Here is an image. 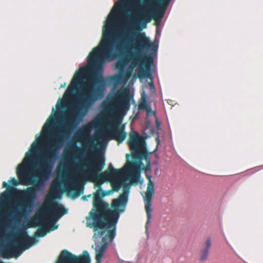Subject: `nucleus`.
<instances>
[{"mask_svg":"<svg viewBox=\"0 0 263 263\" xmlns=\"http://www.w3.org/2000/svg\"><path fill=\"white\" fill-rule=\"evenodd\" d=\"M158 1V4L156 8L152 12L149 11L148 9L149 7L147 5L140 9L138 18L140 21L142 28H145L147 26V23L150 22L152 19L159 20L163 17L166 9L171 0Z\"/></svg>","mask_w":263,"mask_h":263,"instance_id":"7","label":"nucleus"},{"mask_svg":"<svg viewBox=\"0 0 263 263\" xmlns=\"http://www.w3.org/2000/svg\"><path fill=\"white\" fill-rule=\"evenodd\" d=\"M63 106H64V102L61 103L60 106L58 104H57L56 107H57V109L59 110V109H60L61 108H63Z\"/></svg>","mask_w":263,"mask_h":263,"instance_id":"23","label":"nucleus"},{"mask_svg":"<svg viewBox=\"0 0 263 263\" xmlns=\"http://www.w3.org/2000/svg\"><path fill=\"white\" fill-rule=\"evenodd\" d=\"M101 261H98V260H96V263H101Z\"/></svg>","mask_w":263,"mask_h":263,"instance_id":"27","label":"nucleus"},{"mask_svg":"<svg viewBox=\"0 0 263 263\" xmlns=\"http://www.w3.org/2000/svg\"><path fill=\"white\" fill-rule=\"evenodd\" d=\"M130 95L129 90L126 88L118 89L115 94L108 101V106L115 112L112 118V124L109 131L111 139L116 140L120 144L123 142L126 137V133L124 128H119L122 119L120 114L127 111L130 107Z\"/></svg>","mask_w":263,"mask_h":263,"instance_id":"6","label":"nucleus"},{"mask_svg":"<svg viewBox=\"0 0 263 263\" xmlns=\"http://www.w3.org/2000/svg\"><path fill=\"white\" fill-rule=\"evenodd\" d=\"M70 182H71V183H73V181H72V180H70Z\"/></svg>","mask_w":263,"mask_h":263,"instance_id":"32","label":"nucleus"},{"mask_svg":"<svg viewBox=\"0 0 263 263\" xmlns=\"http://www.w3.org/2000/svg\"><path fill=\"white\" fill-rule=\"evenodd\" d=\"M103 245L101 246V247L99 250L102 251L103 252H104L107 247L108 243L106 241H105L104 242H103Z\"/></svg>","mask_w":263,"mask_h":263,"instance_id":"20","label":"nucleus"},{"mask_svg":"<svg viewBox=\"0 0 263 263\" xmlns=\"http://www.w3.org/2000/svg\"><path fill=\"white\" fill-rule=\"evenodd\" d=\"M149 87H150L151 89L152 90V91H155V88L154 84L152 81L151 83H149Z\"/></svg>","mask_w":263,"mask_h":263,"instance_id":"22","label":"nucleus"},{"mask_svg":"<svg viewBox=\"0 0 263 263\" xmlns=\"http://www.w3.org/2000/svg\"><path fill=\"white\" fill-rule=\"evenodd\" d=\"M10 197V193L8 189L2 193L0 195V206L6 205Z\"/></svg>","mask_w":263,"mask_h":263,"instance_id":"13","label":"nucleus"},{"mask_svg":"<svg viewBox=\"0 0 263 263\" xmlns=\"http://www.w3.org/2000/svg\"><path fill=\"white\" fill-rule=\"evenodd\" d=\"M89 136V129L87 127H84L80 131V137L86 138Z\"/></svg>","mask_w":263,"mask_h":263,"instance_id":"17","label":"nucleus"},{"mask_svg":"<svg viewBox=\"0 0 263 263\" xmlns=\"http://www.w3.org/2000/svg\"><path fill=\"white\" fill-rule=\"evenodd\" d=\"M74 147L77 149L78 150V151H81V149L78 147H76L75 145H74Z\"/></svg>","mask_w":263,"mask_h":263,"instance_id":"25","label":"nucleus"},{"mask_svg":"<svg viewBox=\"0 0 263 263\" xmlns=\"http://www.w3.org/2000/svg\"><path fill=\"white\" fill-rule=\"evenodd\" d=\"M128 143L133 156L136 157L140 155L144 142L138 133L130 135Z\"/></svg>","mask_w":263,"mask_h":263,"instance_id":"11","label":"nucleus"},{"mask_svg":"<svg viewBox=\"0 0 263 263\" xmlns=\"http://www.w3.org/2000/svg\"><path fill=\"white\" fill-rule=\"evenodd\" d=\"M129 156V155L128 154H127L126 155V158H128V157Z\"/></svg>","mask_w":263,"mask_h":263,"instance_id":"28","label":"nucleus"},{"mask_svg":"<svg viewBox=\"0 0 263 263\" xmlns=\"http://www.w3.org/2000/svg\"><path fill=\"white\" fill-rule=\"evenodd\" d=\"M91 161L90 164L86 166L87 169H82L79 171L80 176L83 179L92 180L95 187L99 190L93 194V205L95 195H98L101 200L102 198L109 195V193L101 189L102 184L105 181H110L115 177L121 175L122 170L114 168L109 163L108 169L102 173H99L104 167L105 159L103 156L99 154H91Z\"/></svg>","mask_w":263,"mask_h":263,"instance_id":"5","label":"nucleus"},{"mask_svg":"<svg viewBox=\"0 0 263 263\" xmlns=\"http://www.w3.org/2000/svg\"><path fill=\"white\" fill-rule=\"evenodd\" d=\"M212 243L210 238H208L204 243V247L200 251V260L201 261H204L208 259L209 256V253L210 249L211 247Z\"/></svg>","mask_w":263,"mask_h":263,"instance_id":"12","label":"nucleus"},{"mask_svg":"<svg viewBox=\"0 0 263 263\" xmlns=\"http://www.w3.org/2000/svg\"><path fill=\"white\" fill-rule=\"evenodd\" d=\"M127 202V195L125 193L121 194L117 199L112 201L111 207L108 208L107 203L101 200L98 195H95L94 200L95 210L89 212V215L92 220L88 223L87 226L93 228L95 233L93 238L98 239L103 236L106 229L110 228L107 234L102 238V242L107 240L112 241L116 235V225L120 217V213H123Z\"/></svg>","mask_w":263,"mask_h":263,"instance_id":"4","label":"nucleus"},{"mask_svg":"<svg viewBox=\"0 0 263 263\" xmlns=\"http://www.w3.org/2000/svg\"><path fill=\"white\" fill-rule=\"evenodd\" d=\"M47 234L46 229L41 227L35 232L34 236L37 237H43Z\"/></svg>","mask_w":263,"mask_h":263,"instance_id":"15","label":"nucleus"},{"mask_svg":"<svg viewBox=\"0 0 263 263\" xmlns=\"http://www.w3.org/2000/svg\"><path fill=\"white\" fill-rule=\"evenodd\" d=\"M144 98H146V96L143 93V94H142V98L144 99Z\"/></svg>","mask_w":263,"mask_h":263,"instance_id":"26","label":"nucleus"},{"mask_svg":"<svg viewBox=\"0 0 263 263\" xmlns=\"http://www.w3.org/2000/svg\"><path fill=\"white\" fill-rule=\"evenodd\" d=\"M109 83H118L121 80V77L119 75L111 76L107 78Z\"/></svg>","mask_w":263,"mask_h":263,"instance_id":"16","label":"nucleus"},{"mask_svg":"<svg viewBox=\"0 0 263 263\" xmlns=\"http://www.w3.org/2000/svg\"><path fill=\"white\" fill-rule=\"evenodd\" d=\"M133 67H129L128 68V71L126 73V78L127 79V78H129L132 74V72L133 71Z\"/></svg>","mask_w":263,"mask_h":263,"instance_id":"21","label":"nucleus"},{"mask_svg":"<svg viewBox=\"0 0 263 263\" xmlns=\"http://www.w3.org/2000/svg\"><path fill=\"white\" fill-rule=\"evenodd\" d=\"M52 128H42V136L37 139L38 143L35 141L31 145V148L27 152L22 162L18 164L16 173L21 183L24 185L33 184L32 187H28L23 192L22 199L16 209L11 208L0 219V237L5 235L6 231L11 227V223L15 219L21 217L27 212H30L33 207V201L36 193L50 176L54 164L57 160L59 152L61 149L58 143L51 141L46 147L45 151L35 165V171L33 180L29 171V167L34 160L36 153L39 149V143L43 142L48 137Z\"/></svg>","mask_w":263,"mask_h":263,"instance_id":"2","label":"nucleus"},{"mask_svg":"<svg viewBox=\"0 0 263 263\" xmlns=\"http://www.w3.org/2000/svg\"><path fill=\"white\" fill-rule=\"evenodd\" d=\"M88 143H90V140H89L88 141H87Z\"/></svg>","mask_w":263,"mask_h":263,"instance_id":"31","label":"nucleus"},{"mask_svg":"<svg viewBox=\"0 0 263 263\" xmlns=\"http://www.w3.org/2000/svg\"><path fill=\"white\" fill-rule=\"evenodd\" d=\"M59 263H90V257L87 251H84L82 255L76 256L64 250L60 254Z\"/></svg>","mask_w":263,"mask_h":263,"instance_id":"9","label":"nucleus"},{"mask_svg":"<svg viewBox=\"0 0 263 263\" xmlns=\"http://www.w3.org/2000/svg\"><path fill=\"white\" fill-rule=\"evenodd\" d=\"M9 182L13 186H17L20 184L19 181L14 178H10Z\"/></svg>","mask_w":263,"mask_h":263,"instance_id":"19","label":"nucleus"},{"mask_svg":"<svg viewBox=\"0 0 263 263\" xmlns=\"http://www.w3.org/2000/svg\"><path fill=\"white\" fill-rule=\"evenodd\" d=\"M57 228V227H55L54 228L52 229V230H54Z\"/></svg>","mask_w":263,"mask_h":263,"instance_id":"30","label":"nucleus"},{"mask_svg":"<svg viewBox=\"0 0 263 263\" xmlns=\"http://www.w3.org/2000/svg\"><path fill=\"white\" fill-rule=\"evenodd\" d=\"M115 14L108 16L103 27L101 41L87 57V66L76 70L64 93V97L71 96L84 76L89 74L87 82L79 94L78 103L69 110L60 129L50 139L54 143H58L60 148L76 127L79 117L85 115L97 101L104 97L106 83L103 65L105 61H111L117 57L119 58L116 63V68L123 71L132 61L134 66L139 65L140 77L152 78L149 63H153V60L146 56L144 51L148 49L155 51L158 45L152 42L144 32L136 33L132 40L129 35H125L113 44L111 40L115 30Z\"/></svg>","mask_w":263,"mask_h":263,"instance_id":"1","label":"nucleus"},{"mask_svg":"<svg viewBox=\"0 0 263 263\" xmlns=\"http://www.w3.org/2000/svg\"><path fill=\"white\" fill-rule=\"evenodd\" d=\"M65 85H66V83H64V84L63 85V86H62V87H64Z\"/></svg>","mask_w":263,"mask_h":263,"instance_id":"29","label":"nucleus"},{"mask_svg":"<svg viewBox=\"0 0 263 263\" xmlns=\"http://www.w3.org/2000/svg\"><path fill=\"white\" fill-rule=\"evenodd\" d=\"M121 170L122 172L124 171L128 174L129 179L130 181L136 184L138 183L140 177V173L135 169V165L134 163L128 162V163L126 164ZM122 174L123 173L121 176L115 177L110 180H112L110 184L114 191L118 192L121 188L122 182L119 179V177H121Z\"/></svg>","mask_w":263,"mask_h":263,"instance_id":"8","label":"nucleus"},{"mask_svg":"<svg viewBox=\"0 0 263 263\" xmlns=\"http://www.w3.org/2000/svg\"><path fill=\"white\" fill-rule=\"evenodd\" d=\"M60 182L53 180L50 185V190L46 196L45 203L47 214L43 212L32 217L25 225L24 228L19 230L17 239L2 251V256L8 258L10 255L15 254L18 251L28 248L33 244L34 239L27 234L26 230L30 228L40 226L44 223H51L55 222L56 219L68 213V210L62 204L56 202L54 199L61 191Z\"/></svg>","mask_w":263,"mask_h":263,"instance_id":"3","label":"nucleus"},{"mask_svg":"<svg viewBox=\"0 0 263 263\" xmlns=\"http://www.w3.org/2000/svg\"><path fill=\"white\" fill-rule=\"evenodd\" d=\"M146 177L148 179V181L147 190L145 194V196L143 197V198L145 203V210L147 216L146 223H148L151 222L152 219V203L153 197L155 192V185L154 183L151 179L152 176L146 175Z\"/></svg>","mask_w":263,"mask_h":263,"instance_id":"10","label":"nucleus"},{"mask_svg":"<svg viewBox=\"0 0 263 263\" xmlns=\"http://www.w3.org/2000/svg\"><path fill=\"white\" fill-rule=\"evenodd\" d=\"M140 110H145L148 113L151 112L152 110L149 106L147 104L146 100L140 103L138 106Z\"/></svg>","mask_w":263,"mask_h":263,"instance_id":"14","label":"nucleus"},{"mask_svg":"<svg viewBox=\"0 0 263 263\" xmlns=\"http://www.w3.org/2000/svg\"><path fill=\"white\" fill-rule=\"evenodd\" d=\"M9 187V186L8 185L7 183L5 181L3 182V187L4 188H5V187Z\"/></svg>","mask_w":263,"mask_h":263,"instance_id":"24","label":"nucleus"},{"mask_svg":"<svg viewBox=\"0 0 263 263\" xmlns=\"http://www.w3.org/2000/svg\"><path fill=\"white\" fill-rule=\"evenodd\" d=\"M104 252L102 251L98 250L97 251V254L96 255V260L101 261L102 258L103 257Z\"/></svg>","mask_w":263,"mask_h":263,"instance_id":"18","label":"nucleus"}]
</instances>
